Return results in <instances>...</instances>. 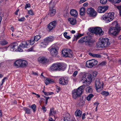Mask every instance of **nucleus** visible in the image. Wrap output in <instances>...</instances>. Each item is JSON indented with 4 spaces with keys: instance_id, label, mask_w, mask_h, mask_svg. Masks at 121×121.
<instances>
[{
    "instance_id": "24",
    "label": "nucleus",
    "mask_w": 121,
    "mask_h": 121,
    "mask_svg": "<svg viewBox=\"0 0 121 121\" xmlns=\"http://www.w3.org/2000/svg\"><path fill=\"white\" fill-rule=\"evenodd\" d=\"M68 21L70 24L72 25H74L76 23V20L75 19L72 18H69Z\"/></svg>"
},
{
    "instance_id": "29",
    "label": "nucleus",
    "mask_w": 121,
    "mask_h": 121,
    "mask_svg": "<svg viewBox=\"0 0 121 121\" xmlns=\"http://www.w3.org/2000/svg\"><path fill=\"white\" fill-rule=\"evenodd\" d=\"M56 13V10L54 9H50L49 14L50 16L52 17L54 16Z\"/></svg>"
},
{
    "instance_id": "27",
    "label": "nucleus",
    "mask_w": 121,
    "mask_h": 121,
    "mask_svg": "<svg viewBox=\"0 0 121 121\" xmlns=\"http://www.w3.org/2000/svg\"><path fill=\"white\" fill-rule=\"evenodd\" d=\"M82 114V112L79 109H77L75 112V115L76 117H80Z\"/></svg>"
},
{
    "instance_id": "42",
    "label": "nucleus",
    "mask_w": 121,
    "mask_h": 121,
    "mask_svg": "<svg viewBox=\"0 0 121 121\" xmlns=\"http://www.w3.org/2000/svg\"><path fill=\"white\" fill-rule=\"evenodd\" d=\"M43 92L44 93V94L46 95H50L53 94L54 93L53 92H44L43 91Z\"/></svg>"
},
{
    "instance_id": "40",
    "label": "nucleus",
    "mask_w": 121,
    "mask_h": 121,
    "mask_svg": "<svg viewBox=\"0 0 121 121\" xmlns=\"http://www.w3.org/2000/svg\"><path fill=\"white\" fill-rule=\"evenodd\" d=\"M84 35V34H78V35H77L75 36V39H76V41L77 39H79L80 37H81L82 36H83Z\"/></svg>"
},
{
    "instance_id": "53",
    "label": "nucleus",
    "mask_w": 121,
    "mask_h": 121,
    "mask_svg": "<svg viewBox=\"0 0 121 121\" xmlns=\"http://www.w3.org/2000/svg\"><path fill=\"white\" fill-rule=\"evenodd\" d=\"M78 72L77 71H76L74 72L73 74V76L74 77H75L77 75L78 73Z\"/></svg>"
},
{
    "instance_id": "7",
    "label": "nucleus",
    "mask_w": 121,
    "mask_h": 121,
    "mask_svg": "<svg viewBox=\"0 0 121 121\" xmlns=\"http://www.w3.org/2000/svg\"><path fill=\"white\" fill-rule=\"evenodd\" d=\"M88 30L89 31V32L94 33L97 35H102L103 34L102 29L99 27H91L88 29Z\"/></svg>"
},
{
    "instance_id": "19",
    "label": "nucleus",
    "mask_w": 121,
    "mask_h": 121,
    "mask_svg": "<svg viewBox=\"0 0 121 121\" xmlns=\"http://www.w3.org/2000/svg\"><path fill=\"white\" fill-rule=\"evenodd\" d=\"M53 37L52 36H50L45 38L44 40L48 44L49 43L53 41Z\"/></svg>"
},
{
    "instance_id": "49",
    "label": "nucleus",
    "mask_w": 121,
    "mask_h": 121,
    "mask_svg": "<svg viewBox=\"0 0 121 121\" xmlns=\"http://www.w3.org/2000/svg\"><path fill=\"white\" fill-rule=\"evenodd\" d=\"M97 73L96 71H94L93 72L92 75L93 77H95L97 75Z\"/></svg>"
},
{
    "instance_id": "12",
    "label": "nucleus",
    "mask_w": 121,
    "mask_h": 121,
    "mask_svg": "<svg viewBox=\"0 0 121 121\" xmlns=\"http://www.w3.org/2000/svg\"><path fill=\"white\" fill-rule=\"evenodd\" d=\"M57 24V22L56 21H54L50 22L48 26V30L50 31L54 28Z\"/></svg>"
},
{
    "instance_id": "37",
    "label": "nucleus",
    "mask_w": 121,
    "mask_h": 121,
    "mask_svg": "<svg viewBox=\"0 0 121 121\" xmlns=\"http://www.w3.org/2000/svg\"><path fill=\"white\" fill-rule=\"evenodd\" d=\"M85 37H84L80 39L78 41V42L80 43H84L85 42Z\"/></svg>"
},
{
    "instance_id": "3",
    "label": "nucleus",
    "mask_w": 121,
    "mask_h": 121,
    "mask_svg": "<svg viewBox=\"0 0 121 121\" xmlns=\"http://www.w3.org/2000/svg\"><path fill=\"white\" fill-rule=\"evenodd\" d=\"M84 88V86L82 85L78 88L74 89L72 91V95L73 97L76 99L79 97L83 92Z\"/></svg>"
},
{
    "instance_id": "62",
    "label": "nucleus",
    "mask_w": 121,
    "mask_h": 121,
    "mask_svg": "<svg viewBox=\"0 0 121 121\" xmlns=\"http://www.w3.org/2000/svg\"><path fill=\"white\" fill-rule=\"evenodd\" d=\"M99 104V103L95 102L94 103V104L95 105L96 107H97V106H98V105Z\"/></svg>"
},
{
    "instance_id": "13",
    "label": "nucleus",
    "mask_w": 121,
    "mask_h": 121,
    "mask_svg": "<svg viewBox=\"0 0 121 121\" xmlns=\"http://www.w3.org/2000/svg\"><path fill=\"white\" fill-rule=\"evenodd\" d=\"M59 83L62 85H65L68 84V79L66 77H62L59 80Z\"/></svg>"
},
{
    "instance_id": "18",
    "label": "nucleus",
    "mask_w": 121,
    "mask_h": 121,
    "mask_svg": "<svg viewBox=\"0 0 121 121\" xmlns=\"http://www.w3.org/2000/svg\"><path fill=\"white\" fill-rule=\"evenodd\" d=\"M85 43L86 45H89V43H92V41L91 40V37L89 36H85Z\"/></svg>"
},
{
    "instance_id": "59",
    "label": "nucleus",
    "mask_w": 121,
    "mask_h": 121,
    "mask_svg": "<svg viewBox=\"0 0 121 121\" xmlns=\"http://www.w3.org/2000/svg\"><path fill=\"white\" fill-rule=\"evenodd\" d=\"M106 64V62L105 61H103L101 63L100 65H105Z\"/></svg>"
},
{
    "instance_id": "33",
    "label": "nucleus",
    "mask_w": 121,
    "mask_h": 121,
    "mask_svg": "<svg viewBox=\"0 0 121 121\" xmlns=\"http://www.w3.org/2000/svg\"><path fill=\"white\" fill-rule=\"evenodd\" d=\"M70 116L69 114L67 113L66 116L64 117V121H70Z\"/></svg>"
},
{
    "instance_id": "43",
    "label": "nucleus",
    "mask_w": 121,
    "mask_h": 121,
    "mask_svg": "<svg viewBox=\"0 0 121 121\" xmlns=\"http://www.w3.org/2000/svg\"><path fill=\"white\" fill-rule=\"evenodd\" d=\"M101 94L104 96H108L109 95V93L108 91H104L102 92Z\"/></svg>"
},
{
    "instance_id": "64",
    "label": "nucleus",
    "mask_w": 121,
    "mask_h": 121,
    "mask_svg": "<svg viewBox=\"0 0 121 121\" xmlns=\"http://www.w3.org/2000/svg\"><path fill=\"white\" fill-rule=\"evenodd\" d=\"M49 121H54L51 117H49Z\"/></svg>"
},
{
    "instance_id": "39",
    "label": "nucleus",
    "mask_w": 121,
    "mask_h": 121,
    "mask_svg": "<svg viewBox=\"0 0 121 121\" xmlns=\"http://www.w3.org/2000/svg\"><path fill=\"white\" fill-rule=\"evenodd\" d=\"M31 108L32 109L33 112H35L36 110V106L34 104L32 105L31 107Z\"/></svg>"
},
{
    "instance_id": "30",
    "label": "nucleus",
    "mask_w": 121,
    "mask_h": 121,
    "mask_svg": "<svg viewBox=\"0 0 121 121\" xmlns=\"http://www.w3.org/2000/svg\"><path fill=\"white\" fill-rule=\"evenodd\" d=\"M89 54L91 56L97 58H100L101 57L100 55L98 54L93 53L91 52L89 53Z\"/></svg>"
},
{
    "instance_id": "41",
    "label": "nucleus",
    "mask_w": 121,
    "mask_h": 121,
    "mask_svg": "<svg viewBox=\"0 0 121 121\" xmlns=\"http://www.w3.org/2000/svg\"><path fill=\"white\" fill-rule=\"evenodd\" d=\"M87 77V75L86 74H84L82 76V80H83V81H85Z\"/></svg>"
},
{
    "instance_id": "38",
    "label": "nucleus",
    "mask_w": 121,
    "mask_h": 121,
    "mask_svg": "<svg viewBox=\"0 0 121 121\" xmlns=\"http://www.w3.org/2000/svg\"><path fill=\"white\" fill-rule=\"evenodd\" d=\"M94 96V95L92 94H89L87 97V99L88 101H90L91 99Z\"/></svg>"
},
{
    "instance_id": "1",
    "label": "nucleus",
    "mask_w": 121,
    "mask_h": 121,
    "mask_svg": "<svg viewBox=\"0 0 121 121\" xmlns=\"http://www.w3.org/2000/svg\"><path fill=\"white\" fill-rule=\"evenodd\" d=\"M112 25L115 26V27H111L109 30L108 33L114 36L117 35L121 30V27L119 26L117 22L114 21L112 23Z\"/></svg>"
},
{
    "instance_id": "23",
    "label": "nucleus",
    "mask_w": 121,
    "mask_h": 121,
    "mask_svg": "<svg viewBox=\"0 0 121 121\" xmlns=\"http://www.w3.org/2000/svg\"><path fill=\"white\" fill-rule=\"evenodd\" d=\"M55 82L53 79L49 78H47L45 81V82L46 85H48L50 84H52Z\"/></svg>"
},
{
    "instance_id": "16",
    "label": "nucleus",
    "mask_w": 121,
    "mask_h": 121,
    "mask_svg": "<svg viewBox=\"0 0 121 121\" xmlns=\"http://www.w3.org/2000/svg\"><path fill=\"white\" fill-rule=\"evenodd\" d=\"M50 54L52 56L55 57L57 54L58 52L56 48H52L50 51Z\"/></svg>"
},
{
    "instance_id": "45",
    "label": "nucleus",
    "mask_w": 121,
    "mask_h": 121,
    "mask_svg": "<svg viewBox=\"0 0 121 121\" xmlns=\"http://www.w3.org/2000/svg\"><path fill=\"white\" fill-rule=\"evenodd\" d=\"M67 32H65L64 33V35L65 37L67 39H69L71 38L69 36L67 35Z\"/></svg>"
},
{
    "instance_id": "50",
    "label": "nucleus",
    "mask_w": 121,
    "mask_h": 121,
    "mask_svg": "<svg viewBox=\"0 0 121 121\" xmlns=\"http://www.w3.org/2000/svg\"><path fill=\"white\" fill-rule=\"evenodd\" d=\"M117 7L119 10L120 14L121 15V6H118Z\"/></svg>"
},
{
    "instance_id": "14",
    "label": "nucleus",
    "mask_w": 121,
    "mask_h": 121,
    "mask_svg": "<svg viewBox=\"0 0 121 121\" xmlns=\"http://www.w3.org/2000/svg\"><path fill=\"white\" fill-rule=\"evenodd\" d=\"M107 6H102L99 7L97 9L99 13H102L104 12L108 9Z\"/></svg>"
},
{
    "instance_id": "61",
    "label": "nucleus",
    "mask_w": 121,
    "mask_h": 121,
    "mask_svg": "<svg viewBox=\"0 0 121 121\" xmlns=\"http://www.w3.org/2000/svg\"><path fill=\"white\" fill-rule=\"evenodd\" d=\"M85 115H86V114L85 113H83L82 115V119H85Z\"/></svg>"
},
{
    "instance_id": "63",
    "label": "nucleus",
    "mask_w": 121,
    "mask_h": 121,
    "mask_svg": "<svg viewBox=\"0 0 121 121\" xmlns=\"http://www.w3.org/2000/svg\"><path fill=\"white\" fill-rule=\"evenodd\" d=\"M73 81L76 82L77 80V78H73Z\"/></svg>"
},
{
    "instance_id": "22",
    "label": "nucleus",
    "mask_w": 121,
    "mask_h": 121,
    "mask_svg": "<svg viewBox=\"0 0 121 121\" xmlns=\"http://www.w3.org/2000/svg\"><path fill=\"white\" fill-rule=\"evenodd\" d=\"M34 35H36L34 37L35 41H37L40 38V33L38 31H36L34 33Z\"/></svg>"
},
{
    "instance_id": "31",
    "label": "nucleus",
    "mask_w": 121,
    "mask_h": 121,
    "mask_svg": "<svg viewBox=\"0 0 121 121\" xmlns=\"http://www.w3.org/2000/svg\"><path fill=\"white\" fill-rule=\"evenodd\" d=\"M86 91L87 93H92L93 91L92 87L91 86L87 87L86 89Z\"/></svg>"
},
{
    "instance_id": "57",
    "label": "nucleus",
    "mask_w": 121,
    "mask_h": 121,
    "mask_svg": "<svg viewBox=\"0 0 121 121\" xmlns=\"http://www.w3.org/2000/svg\"><path fill=\"white\" fill-rule=\"evenodd\" d=\"M114 3H118L121 1V0H114Z\"/></svg>"
},
{
    "instance_id": "9",
    "label": "nucleus",
    "mask_w": 121,
    "mask_h": 121,
    "mask_svg": "<svg viewBox=\"0 0 121 121\" xmlns=\"http://www.w3.org/2000/svg\"><path fill=\"white\" fill-rule=\"evenodd\" d=\"M98 63V61L96 60L92 59L87 61L86 63V66L88 68H92L95 65Z\"/></svg>"
},
{
    "instance_id": "5",
    "label": "nucleus",
    "mask_w": 121,
    "mask_h": 121,
    "mask_svg": "<svg viewBox=\"0 0 121 121\" xmlns=\"http://www.w3.org/2000/svg\"><path fill=\"white\" fill-rule=\"evenodd\" d=\"M114 12L105 13L101 18L102 20L105 21L106 22L108 23L112 20L114 18Z\"/></svg>"
},
{
    "instance_id": "10",
    "label": "nucleus",
    "mask_w": 121,
    "mask_h": 121,
    "mask_svg": "<svg viewBox=\"0 0 121 121\" xmlns=\"http://www.w3.org/2000/svg\"><path fill=\"white\" fill-rule=\"evenodd\" d=\"M95 86L97 91L99 89L101 90L103 87V83L100 79H97L95 82Z\"/></svg>"
},
{
    "instance_id": "2",
    "label": "nucleus",
    "mask_w": 121,
    "mask_h": 121,
    "mask_svg": "<svg viewBox=\"0 0 121 121\" xmlns=\"http://www.w3.org/2000/svg\"><path fill=\"white\" fill-rule=\"evenodd\" d=\"M99 41L97 42L96 44V47L97 48H103L108 47L110 43L109 39L106 38H100Z\"/></svg>"
},
{
    "instance_id": "28",
    "label": "nucleus",
    "mask_w": 121,
    "mask_h": 121,
    "mask_svg": "<svg viewBox=\"0 0 121 121\" xmlns=\"http://www.w3.org/2000/svg\"><path fill=\"white\" fill-rule=\"evenodd\" d=\"M56 113V111L55 110H54V108H51L50 109L49 113V116H51L55 114Z\"/></svg>"
},
{
    "instance_id": "32",
    "label": "nucleus",
    "mask_w": 121,
    "mask_h": 121,
    "mask_svg": "<svg viewBox=\"0 0 121 121\" xmlns=\"http://www.w3.org/2000/svg\"><path fill=\"white\" fill-rule=\"evenodd\" d=\"M86 11L85 9L84 8H82L80 9V14L82 15L83 16L85 14Z\"/></svg>"
},
{
    "instance_id": "36",
    "label": "nucleus",
    "mask_w": 121,
    "mask_h": 121,
    "mask_svg": "<svg viewBox=\"0 0 121 121\" xmlns=\"http://www.w3.org/2000/svg\"><path fill=\"white\" fill-rule=\"evenodd\" d=\"M29 42V44L30 45H33V44L35 42V39L34 37H32L30 40Z\"/></svg>"
},
{
    "instance_id": "47",
    "label": "nucleus",
    "mask_w": 121,
    "mask_h": 121,
    "mask_svg": "<svg viewBox=\"0 0 121 121\" xmlns=\"http://www.w3.org/2000/svg\"><path fill=\"white\" fill-rule=\"evenodd\" d=\"M107 2V0H100V3L103 4H105Z\"/></svg>"
},
{
    "instance_id": "55",
    "label": "nucleus",
    "mask_w": 121,
    "mask_h": 121,
    "mask_svg": "<svg viewBox=\"0 0 121 121\" xmlns=\"http://www.w3.org/2000/svg\"><path fill=\"white\" fill-rule=\"evenodd\" d=\"M68 72L70 74H71L73 72V69H69L68 71Z\"/></svg>"
},
{
    "instance_id": "4",
    "label": "nucleus",
    "mask_w": 121,
    "mask_h": 121,
    "mask_svg": "<svg viewBox=\"0 0 121 121\" xmlns=\"http://www.w3.org/2000/svg\"><path fill=\"white\" fill-rule=\"evenodd\" d=\"M66 65L64 63H57L53 64L51 66L50 69L51 71L64 70L66 68Z\"/></svg>"
},
{
    "instance_id": "54",
    "label": "nucleus",
    "mask_w": 121,
    "mask_h": 121,
    "mask_svg": "<svg viewBox=\"0 0 121 121\" xmlns=\"http://www.w3.org/2000/svg\"><path fill=\"white\" fill-rule=\"evenodd\" d=\"M30 4L29 3L26 4L25 6V9H26L28 8H30Z\"/></svg>"
},
{
    "instance_id": "48",
    "label": "nucleus",
    "mask_w": 121,
    "mask_h": 121,
    "mask_svg": "<svg viewBox=\"0 0 121 121\" xmlns=\"http://www.w3.org/2000/svg\"><path fill=\"white\" fill-rule=\"evenodd\" d=\"M28 13L30 15H34V14L32 10H30L28 11Z\"/></svg>"
},
{
    "instance_id": "51",
    "label": "nucleus",
    "mask_w": 121,
    "mask_h": 121,
    "mask_svg": "<svg viewBox=\"0 0 121 121\" xmlns=\"http://www.w3.org/2000/svg\"><path fill=\"white\" fill-rule=\"evenodd\" d=\"M25 20V18L24 17H23L21 18L18 19V20L20 22H23Z\"/></svg>"
},
{
    "instance_id": "46",
    "label": "nucleus",
    "mask_w": 121,
    "mask_h": 121,
    "mask_svg": "<svg viewBox=\"0 0 121 121\" xmlns=\"http://www.w3.org/2000/svg\"><path fill=\"white\" fill-rule=\"evenodd\" d=\"M7 49V47H4L3 48H0V51L3 52L6 50Z\"/></svg>"
},
{
    "instance_id": "52",
    "label": "nucleus",
    "mask_w": 121,
    "mask_h": 121,
    "mask_svg": "<svg viewBox=\"0 0 121 121\" xmlns=\"http://www.w3.org/2000/svg\"><path fill=\"white\" fill-rule=\"evenodd\" d=\"M41 109L43 110V112L44 113L46 111V107L44 106H42Z\"/></svg>"
},
{
    "instance_id": "44",
    "label": "nucleus",
    "mask_w": 121,
    "mask_h": 121,
    "mask_svg": "<svg viewBox=\"0 0 121 121\" xmlns=\"http://www.w3.org/2000/svg\"><path fill=\"white\" fill-rule=\"evenodd\" d=\"M78 104L79 106H82L84 104V101H83L82 100H81L79 102H78Z\"/></svg>"
},
{
    "instance_id": "15",
    "label": "nucleus",
    "mask_w": 121,
    "mask_h": 121,
    "mask_svg": "<svg viewBox=\"0 0 121 121\" xmlns=\"http://www.w3.org/2000/svg\"><path fill=\"white\" fill-rule=\"evenodd\" d=\"M91 77H88L87 76L86 80L85 81H82V83H84L83 85L86 86H88L91 83Z\"/></svg>"
},
{
    "instance_id": "35",
    "label": "nucleus",
    "mask_w": 121,
    "mask_h": 121,
    "mask_svg": "<svg viewBox=\"0 0 121 121\" xmlns=\"http://www.w3.org/2000/svg\"><path fill=\"white\" fill-rule=\"evenodd\" d=\"M48 44L44 41H44L41 43L40 46L41 48H45Z\"/></svg>"
},
{
    "instance_id": "11",
    "label": "nucleus",
    "mask_w": 121,
    "mask_h": 121,
    "mask_svg": "<svg viewBox=\"0 0 121 121\" xmlns=\"http://www.w3.org/2000/svg\"><path fill=\"white\" fill-rule=\"evenodd\" d=\"M87 13L91 16H95L97 14L96 12L92 7L88 8L87 9Z\"/></svg>"
},
{
    "instance_id": "17",
    "label": "nucleus",
    "mask_w": 121,
    "mask_h": 121,
    "mask_svg": "<svg viewBox=\"0 0 121 121\" xmlns=\"http://www.w3.org/2000/svg\"><path fill=\"white\" fill-rule=\"evenodd\" d=\"M29 41H22L19 46L20 47L23 48H28L29 45Z\"/></svg>"
},
{
    "instance_id": "58",
    "label": "nucleus",
    "mask_w": 121,
    "mask_h": 121,
    "mask_svg": "<svg viewBox=\"0 0 121 121\" xmlns=\"http://www.w3.org/2000/svg\"><path fill=\"white\" fill-rule=\"evenodd\" d=\"M21 47L19 46V47L17 49L20 52H22L23 51L22 48H21Z\"/></svg>"
},
{
    "instance_id": "60",
    "label": "nucleus",
    "mask_w": 121,
    "mask_h": 121,
    "mask_svg": "<svg viewBox=\"0 0 121 121\" xmlns=\"http://www.w3.org/2000/svg\"><path fill=\"white\" fill-rule=\"evenodd\" d=\"M32 73L34 76L37 75H38V73H37L33 71L32 72Z\"/></svg>"
},
{
    "instance_id": "25",
    "label": "nucleus",
    "mask_w": 121,
    "mask_h": 121,
    "mask_svg": "<svg viewBox=\"0 0 121 121\" xmlns=\"http://www.w3.org/2000/svg\"><path fill=\"white\" fill-rule=\"evenodd\" d=\"M21 107L25 111V113L28 114H30L31 113V111L29 108L22 106H21Z\"/></svg>"
},
{
    "instance_id": "26",
    "label": "nucleus",
    "mask_w": 121,
    "mask_h": 121,
    "mask_svg": "<svg viewBox=\"0 0 121 121\" xmlns=\"http://www.w3.org/2000/svg\"><path fill=\"white\" fill-rule=\"evenodd\" d=\"M71 15L74 17H77L78 15L77 12L75 10L72 9L71 10L70 12Z\"/></svg>"
},
{
    "instance_id": "8",
    "label": "nucleus",
    "mask_w": 121,
    "mask_h": 121,
    "mask_svg": "<svg viewBox=\"0 0 121 121\" xmlns=\"http://www.w3.org/2000/svg\"><path fill=\"white\" fill-rule=\"evenodd\" d=\"M61 53L65 57H71L73 56L72 51L69 49H64L61 51Z\"/></svg>"
},
{
    "instance_id": "6",
    "label": "nucleus",
    "mask_w": 121,
    "mask_h": 121,
    "mask_svg": "<svg viewBox=\"0 0 121 121\" xmlns=\"http://www.w3.org/2000/svg\"><path fill=\"white\" fill-rule=\"evenodd\" d=\"M28 64L27 61L20 59L16 60L14 63L13 65L17 68L24 67L27 66Z\"/></svg>"
},
{
    "instance_id": "56",
    "label": "nucleus",
    "mask_w": 121,
    "mask_h": 121,
    "mask_svg": "<svg viewBox=\"0 0 121 121\" xmlns=\"http://www.w3.org/2000/svg\"><path fill=\"white\" fill-rule=\"evenodd\" d=\"M56 92H58L61 89V88L60 87L58 86L56 87Z\"/></svg>"
},
{
    "instance_id": "20",
    "label": "nucleus",
    "mask_w": 121,
    "mask_h": 121,
    "mask_svg": "<svg viewBox=\"0 0 121 121\" xmlns=\"http://www.w3.org/2000/svg\"><path fill=\"white\" fill-rule=\"evenodd\" d=\"M38 61L41 63L44 64L48 62V60L45 57H39L38 58Z\"/></svg>"
},
{
    "instance_id": "21",
    "label": "nucleus",
    "mask_w": 121,
    "mask_h": 121,
    "mask_svg": "<svg viewBox=\"0 0 121 121\" xmlns=\"http://www.w3.org/2000/svg\"><path fill=\"white\" fill-rule=\"evenodd\" d=\"M18 45V44L17 43H12L9 46L10 50L12 51H14L16 48L17 47Z\"/></svg>"
},
{
    "instance_id": "34",
    "label": "nucleus",
    "mask_w": 121,
    "mask_h": 121,
    "mask_svg": "<svg viewBox=\"0 0 121 121\" xmlns=\"http://www.w3.org/2000/svg\"><path fill=\"white\" fill-rule=\"evenodd\" d=\"M8 43L7 41L5 40H3L1 41L0 43V44L2 45H5Z\"/></svg>"
}]
</instances>
